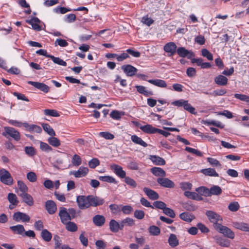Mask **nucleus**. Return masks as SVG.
I'll list each match as a JSON object with an SVG mask.
<instances>
[{"label": "nucleus", "instance_id": "obj_1", "mask_svg": "<svg viewBox=\"0 0 249 249\" xmlns=\"http://www.w3.org/2000/svg\"><path fill=\"white\" fill-rule=\"evenodd\" d=\"M214 229L219 233L222 234L224 236L230 239H233L235 237L234 232L228 227L221 224H216Z\"/></svg>", "mask_w": 249, "mask_h": 249}, {"label": "nucleus", "instance_id": "obj_2", "mask_svg": "<svg viewBox=\"0 0 249 249\" xmlns=\"http://www.w3.org/2000/svg\"><path fill=\"white\" fill-rule=\"evenodd\" d=\"M0 180L7 185H11L13 183V179L10 173L3 168L0 170Z\"/></svg>", "mask_w": 249, "mask_h": 249}, {"label": "nucleus", "instance_id": "obj_3", "mask_svg": "<svg viewBox=\"0 0 249 249\" xmlns=\"http://www.w3.org/2000/svg\"><path fill=\"white\" fill-rule=\"evenodd\" d=\"M206 215L210 221L213 224L214 228L216 224H220L223 221L222 217L213 211H207Z\"/></svg>", "mask_w": 249, "mask_h": 249}, {"label": "nucleus", "instance_id": "obj_4", "mask_svg": "<svg viewBox=\"0 0 249 249\" xmlns=\"http://www.w3.org/2000/svg\"><path fill=\"white\" fill-rule=\"evenodd\" d=\"M76 202L80 209H87L90 206L89 196H78L76 198Z\"/></svg>", "mask_w": 249, "mask_h": 249}, {"label": "nucleus", "instance_id": "obj_5", "mask_svg": "<svg viewBox=\"0 0 249 249\" xmlns=\"http://www.w3.org/2000/svg\"><path fill=\"white\" fill-rule=\"evenodd\" d=\"M4 129L5 132L2 133V135L3 136L7 137V135H9L16 141H18L20 140V134L15 128L6 126L4 127Z\"/></svg>", "mask_w": 249, "mask_h": 249}, {"label": "nucleus", "instance_id": "obj_6", "mask_svg": "<svg viewBox=\"0 0 249 249\" xmlns=\"http://www.w3.org/2000/svg\"><path fill=\"white\" fill-rule=\"evenodd\" d=\"M13 219L17 222H27L30 220V217L25 213L17 212L14 213Z\"/></svg>", "mask_w": 249, "mask_h": 249}, {"label": "nucleus", "instance_id": "obj_7", "mask_svg": "<svg viewBox=\"0 0 249 249\" xmlns=\"http://www.w3.org/2000/svg\"><path fill=\"white\" fill-rule=\"evenodd\" d=\"M59 216L63 224L66 223L71 220V216L69 214L66 208L60 207L59 209Z\"/></svg>", "mask_w": 249, "mask_h": 249}, {"label": "nucleus", "instance_id": "obj_8", "mask_svg": "<svg viewBox=\"0 0 249 249\" xmlns=\"http://www.w3.org/2000/svg\"><path fill=\"white\" fill-rule=\"evenodd\" d=\"M89 173V169L87 167L80 166L77 171H71L70 174L74 176L76 178L85 177Z\"/></svg>", "mask_w": 249, "mask_h": 249}, {"label": "nucleus", "instance_id": "obj_9", "mask_svg": "<svg viewBox=\"0 0 249 249\" xmlns=\"http://www.w3.org/2000/svg\"><path fill=\"white\" fill-rule=\"evenodd\" d=\"M90 206L92 207H97L103 205L105 200L104 199L95 195H89Z\"/></svg>", "mask_w": 249, "mask_h": 249}, {"label": "nucleus", "instance_id": "obj_10", "mask_svg": "<svg viewBox=\"0 0 249 249\" xmlns=\"http://www.w3.org/2000/svg\"><path fill=\"white\" fill-rule=\"evenodd\" d=\"M177 47L173 42H169L166 44L164 47V51L168 53L169 56H172L177 52Z\"/></svg>", "mask_w": 249, "mask_h": 249}, {"label": "nucleus", "instance_id": "obj_11", "mask_svg": "<svg viewBox=\"0 0 249 249\" xmlns=\"http://www.w3.org/2000/svg\"><path fill=\"white\" fill-rule=\"evenodd\" d=\"M121 69L128 76H133L138 71L137 68L129 64L122 66Z\"/></svg>", "mask_w": 249, "mask_h": 249}, {"label": "nucleus", "instance_id": "obj_12", "mask_svg": "<svg viewBox=\"0 0 249 249\" xmlns=\"http://www.w3.org/2000/svg\"><path fill=\"white\" fill-rule=\"evenodd\" d=\"M110 168L120 178H125L126 173L123 170V168L121 166L113 164L110 165Z\"/></svg>", "mask_w": 249, "mask_h": 249}, {"label": "nucleus", "instance_id": "obj_13", "mask_svg": "<svg viewBox=\"0 0 249 249\" xmlns=\"http://www.w3.org/2000/svg\"><path fill=\"white\" fill-rule=\"evenodd\" d=\"M28 83L44 93L48 92L50 89L49 86L43 83L30 81Z\"/></svg>", "mask_w": 249, "mask_h": 249}, {"label": "nucleus", "instance_id": "obj_14", "mask_svg": "<svg viewBox=\"0 0 249 249\" xmlns=\"http://www.w3.org/2000/svg\"><path fill=\"white\" fill-rule=\"evenodd\" d=\"M157 182L161 186L165 188H172L175 186L174 182L168 178H159L157 179Z\"/></svg>", "mask_w": 249, "mask_h": 249}, {"label": "nucleus", "instance_id": "obj_15", "mask_svg": "<svg viewBox=\"0 0 249 249\" xmlns=\"http://www.w3.org/2000/svg\"><path fill=\"white\" fill-rule=\"evenodd\" d=\"M177 52L178 55L182 57H187L189 59L194 56V54L192 51L186 50L184 47H179L177 49Z\"/></svg>", "mask_w": 249, "mask_h": 249}, {"label": "nucleus", "instance_id": "obj_16", "mask_svg": "<svg viewBox=\"0 0 249 249\" xmlns=\"http://www.w3.org/2000/svg\"><path fill=\"white\" fill-rule=\"evenodd\" d=\"M19 196L22 199L23 202L29 206H32L34 204V200L31 195L28 193L19 194Z\"/></svg>", "mask_w": 249, "mask_h": 249}, {"label": "nucleus", "instance_id": "obj_17", "mask_svg": "<svg viewBox=\"0 0 249 249\" xmlns=\"http://www.w3.org/2000/svg\"><path fill=\"white\" fill-rule=\"evenodd\" d=\"M233 227L244 231H249V225L243 222H233L232 223Z\"/></svg>", "mask_w": 249, "mask_h": 249}, {"label": "nucleus", "instance_id": "obj_18", "mask_svg": "<svg viewBox=\"0 0 249 249\" xmlns=\"http://www.w3.org/2000/svg\"><path fill=\"white\" fill-rule=\"evenodd\" d=\"M184 195L186 197L189 199L197 201L203 200V197L195 192L185 191L184 193Z\"/></svg>", "mask_w": 249, "mask_h": 249}, {"label": "nucleus", "instance_id": "obj_19", "mask_svg": "<svg viewBox=\"0 0 249 249\" xmlns=\"http://www.w3.org/2000/svg\"><path fill=\"white\" fill-rule=\"evenodd\" d=\"M93 223L97 226L101 227L105 223V217L102 215L97 214L92 218Z\"/></svg>", "mask_w": 249, "mask_h": 249}, {"label": "nucleus", "instance_id": "obj_20", "mask_svg": "<svg viewBox=\"0 0 249 249\" xmlns=\"http://www.w3.org/2000/svg\"><path fill=\"white\" fill-rule=\"evenodd\" d=\"M26 22L31 25L33 29L36 31H40L41 30V27L39 25L40 21L38 18L34 17L30 20H27Z\"/></svg>", "mask_w": 249, "mask_h": 249}, {"label": "nucleus", "instance_id": "obj_21", "mask_svg": "<svg viewBox=\"0 0 249 249\" xmlns=\"http://www.w3.org/2000/svg\"><path fill=\"white\" fill-rule=\"evenodd\" d=\"M140 129L143 132L147 134L156 133V128L153 127L152 125L147 124L144 125L139 126Z\"/></svg>", "mask_w": 249, "mask_h": 249}, {"label": "nucleus", "instance_id": "obj_22", "mask_svg": "<svg viewBox=\"0 0 249 249\" xmlns=\"http://www.w3.org/2000/svg\"><path fill=\"white\" fill-rule=\"evenodd\" d=\"M46 209L50 214L54 213L56 211V206L52 200H48L45 204Z\"/></svg>", "mask_w": 249, "mask_h": 249}, {"label": "nucleus", "instance_id": "obj_23", "mask_svg": "<svg viewBox=\"0 0 249 249\" xmlns=\"http://www.w3.org/2000/svg\"><path fill=\"white\" fill-rule=\"evenodd\" d=\"M201 173L205 175V176L213 177H218L219 175L216 172L215 170L213 168H208L204 169H202L200 171Z\"/></svg>", "mask_w": 249, "mask_h": 249}, {"label": "nucleus", "instance_id": "obj_24", "mask_svg": "<svg viewBox=\"0 0 249 249\" xmlns=\"http://www.w3.org/2000/svg\"><path fill=\"white\" fill-rule=\"evenodd\" d=\"M143 191L148 197L152 200H155L159 198V195L154 190L145 187L143 188Z\"/></svg>", "mask_w": 249, "mask_h": 249}, {"label": "nucleus", "instance_id": "obj_25", "mask_svg": "<svg viewBox=\"0 0 249 249\" xmlns=\"http://www.w3.org/2000/svg\"><path fill=\"white\" fill-rule=\"evenodd\" d=\"M213 238L215 239L216 243L223 247H229L230 245V242L227 239L222 238L219 236H215Z\"/></svg>", "mask_w": 249, "mask_h": 249}, {"label": "nucleus", "instance_id": "obj_26", "mask_svg": "<svg viewBox=\"0 0 249 249\" xmlns=\"http://www.w3.org/2000/svg\"><path fill=\"white\" fill-rule=\"evenodd\" d=\"M228 78L223 75H218L214 78L215 83L220 86H225L227 84Z\"/></svg>", "mask_w": 249, "mask_h": 249}, {"label": "nucleus", "instance_id": "obj_27", "mask_svg": "<svg viewBox=\"0 0 249 249\" xmlns=\"http://www.w3.org/2000/svg\"><path fill=\"white\" fill-rule=\"evenodd\" d=\"M150 159L155 165H163L165 164V160L163 158L157 156H151Z\"/></svg>", "mask_w": 249, "mask_h": 249}, {"label": "nucleus", "instance_id": "obj_28", "mask_svg": "<svg viewBox=\"0 0 249 249\" xmlns=\"http://www.w3.org/2000/svg\"><path fill=\"white\" fill-rule=\"evenodd\" d=\"M147 81L150 84L160 88L167 87V84L165 81L161 79H150L147 80Z\"/></svg>", "mask_w": 249, "mask_h": 249}, {"label": "nucleus", "instance_id": "obj_29", "mask_svg": "<svg viewBox=\"0 0 249 249\" xmlns=\"http://www.w3.org/2000/svg\"><path fill=\"white\" fill-rule=\"evenodd\" d=\"M209 196L212 195L219 196L222 193V189L220 187L217 185H213L209 189Z\"/></svg>", "mask_w": 249, "mask_h": 249}, {"label": "nucleus", "instance_id": "obj_30", "mask_svg": "<svg viewBox=\"0 0 249 249\" xmlns=\"http://www.w3.org/2000/svg\"><path fill=\"white\" fill-rule=\"evenodd\" d=\"M137 91L145 96H151L153 94L152 91L147 90L143 86H136Z\"/></svg>", "mask_w": 249, "mask_h": 249}, {"label": "nucleus", "instance_id": "obj_31", "mask_svg": "<svg viewBox=\"0 0 249 249\" xmlns=\"http://www.w3.org/2000/svg\"><path fill=\"white\" fill-rule=\"evenodd\" d=\"M10 229L15 233L23 235L25 232V229L23 225H17L11 226Z\"/></svg>", "mask_w": 249, "mask_h": 249}, {"label": "nucleus", "instance_id": "obj_32", "mask_svg": "<svg viewBox=\"0 0 249 249\" xmlns=\"http://www.w3.org/2000/svg\"><path fill=\"white\" fill-rule=\"evenodd\" d=\"M151 173L156 176L164 177L166 176L165 172L161 168L153 167L151 169Z\"/></svg>", "mask_w": 249, "mask_h": 249}, {"label": "nucleus", "instance_id": "obj_33", "mask_svg": "<svg viewBox=\"0 0 249 249\" xmlns=\"http://www.w3.org/2000/svg\"><path fill=\"white\" fill-rule=\"evenodd\" d=\"M131 140L135 144L140 145L144 147L147 146V144L145 142H144L140 137H139L136 135L131 136Z\"/></svg>", "mask_w": 249, "mask_h": 249}, {"label": "nucleus", "instance_id": "obj_34", "mask_svg": "<svg viewBox=\"0 0 249 249\" xmlns=\"http://www.w3.org/2000/svg\"><path fill=\"white\" fill-rule=\"evenodd\" d=\"M40 235L42 239L45 242H50L52 238V233L46 229L42 230Z\"/></svg>", "mask_w": 249, "mask_h": 249}, {"label": "nucleus", "instance_id": "obj_35", "mask_svg": "<svg viewBox=\"0 0 249 249\" xmlns=\"http://www.w3.org/2000/svg\"><path fill=\"white\" fill-rule=\"evenodd\" d=\"M196 191L201 196H209V189L206 187L201 186L196 189Z\"/></svg>", "mask_w": 249, "mask_h": 249}, {"label": "nucleus", "instance_id": "obj_36", "mask_svg": "<svg viewBox=\"0 0 249 249\" xmlns=\"http://www.w3.org/2000/svg\"><path fill=\"white\" fill-rule=\"evenodd\" d=\"M109 226V229L112 232H117L119 231V223L114 219L110 221Z\"/></svg>", "mask_w": 249, "mask_h": 249}, {"label": "nucleus", "instance_id": "obj_37", "mask_svg": "<svg viewBox=\"0 0 249 249\" xmlns=\"http://www.w3.org/2000/svg\"><path fill=\"white\" fill-rule=\"evenodd\" d=\"M168 243L172 247H175L178 245V240L176 235L174 234H171L168 239Z\"/></svg>", "mask_w": 249, "mask_h": 249}, {"label": "nucleus", "instance_id": "obj_38", "mask_svg": "<svg viewBox=\"0 0 249 249\" xmlns=\"http://www.w3.org/2000/svg\"><path fill=\"white\" fill-rule=\"evenodd\" d=\"M7 199L12 205H14V206H17L18 203V198L17 196L12 193H9L7 196Z\"/></svg>", "mask_w": 249, "mask_h": 249}, {"label": "nucleus", "instance_id": "obj_39", "mask_svg": "<svg viewBox=\"0 0 249 249\" xmlns=\"http://www.w3.org/2000/svg\"><path fill=\"white\" fill-rule=\"evenodd\" d=\"M17 184L18 188L20 192L19 194H25L28 193V188L22 181L18 180Z\"/></svg>", "mask_w": 249, "mask_h": 249}, {"label": "nucleus", "instance_id": "obj_40", "mask_svg": "<svg viewBox=\"0 0 249 249\" xmlns=\"http://www.w3.org/2000/svg\"><path fill=\"white\" fill-rule=\"evenodd\" d=\"M98 178L100 180L107 182L108 183H113L116 184L117 182L116 181L115 178L113 177L109 176H99Z\"/></svg>", "mask_w": 249, "mask_h": 249}, {"label": "nucleus", "instance_id": "obj_41", "mask_svg": "<svg viewBox=\"0 0 249 249\" xmlns=\"http://www.w3.org/2000/svg\"><path fill=\"white\" fill-rule=\"evenodd\" d=\"M66 225V229L68 231L74 232L77 230V227L76 224L70 221L64 224Z\"/></svg>", "mask_w": 249, "mask_h": 249}, {"label": "nucleus", "instance_id": "obj_42", "mask_svg": "<svg viewBox=\"0 0 249 249\" xmlns=\"http://www.w3.org/2000/svg\"><path fill=\"white\" fill-rule=\"evenodd\" d=\"M49 143L53 147H58L60 145V141L56 137L52 136L48 139Z\"/></svg>", "mask_w": 249, "mask_h": 249}, {"label": "nucleus", "instance_id": "obj_43", "mask_svg": "<svg viewBox=\"0 0 249 249\" xmlns=\"http://www.w3.org/2000/svg\"><path fill=\"white\" fill-rule=\"evenodd\" d=\"M183 107H184V109L188 111L190 113L195 115L196 114L195 108L188 103V101H185Z\"/></svg>", "mask_w": 249, "mask_h": 249}, {"label": "nucleus", "instance_id": "obj_44", "mask_svg": "<svg viewBox=\"0 0 249 249\" xmlns=\"http://www.w3.org/2000/svg\"><path fill=\"white\" fill-rule=\"evenodd\" d=\"M82 163V159L81 157L77 155L74 154L72 157L71 163L74 166H79Z\"/></svg>", "mask_w": 249, "mask_h": 249}, {"label": "nucleus", "instance_id": "obj_45", "mask_svg": "<svg viewBox=\"0 0 249 249\" xmlns=\"http://www.w3.org/2000/svg\"><path fill=\"white\" fill-rule=\"evenodd\" d=\"M42 127L44 130L49 135L54 136L55 135V133L53 129L47 124H43Z\"/></svg>", "mask_w": 249, "mask_h": 249}, {"label": "nucleus", "instance_id": "obj_46", "mask_svg": "<svg viewBox=\"0 0 249 249\" xmlns=\"http://www.w3.org/2000/svg\"><path fill=\"white\" fill-rule=\"evenodd\" d=\"M148 231L150 234L154 236L158 235L160 232V229L158 227L154 225L150 226Z\"/></svg>", "mask_w": 249, "mask_h": 249}, {"label": "nucleus", "instance_id": "obj_47", "mask_svg": "<svg viewBox=\"0 0 249 249\" xmlns=\"http://www.w3.org/2000/svg\"><path fill=\"white\" fill-rule=\"evenodd\" d=\"M40 143V149L44 152H50L53 151V148L47 143L39 142Z\"/></svg>", "mask_w": 249, "mask_h": 249}, {"label": "nucleus", "instance_id": "obj_48", "mask_svg": "<svg viewBox=\"0 0 249 249\" xmlns=\"http://www.w3.org/2000/svg\"><path fill=\"white\" fill-rule=\"evenodd\" d=\"M48 57H50L52 59L53 61L58 65L66 66L67 65V63L66 62L63 61L62 59L59 58V57H56L53 55H49L48 56Z\"/></svg>", "mask_w": 249, "mask_h": 249}, {"label": "nucleus", "instance_id": "obj_49", "mask_svg": "<svg viewBox=\"0 0 249 249\" xmlns=\"http://www.w3.org/2000/svg\"><path fill=\"white\" fill-rule=\"evenodd\" d=\"M53 240L54 241V249H60L62 246L60 237L55 235L53 237Z\"/></svg>", "mask_w": 249, "mask_h": 249}, {"label": "nucleus", "instance_id": "obj_50", "mask_svg": "<svg viewBox=\"0 0 249 249\" xmlns=\"http://www.w3.org/2000/svg\"><path fill=\"white\" fill-rule=\"evenodd\" d=\"M207 160L213 166L219 167L221 166L220 162L215 159L209 157L207 158Z\"/></svg>", "mask_w": 249, "mask_h": 249}, {"label": "nucleus", "instance_id": "obj_51", "mask_svg": "<svg viewBox=\"0 0 249 249\" xmlns=\"http://www.w3.org/2000/svg\"><path fill=\"white\" fill-rule=\"evenodd\" d=\"M234 96L235 98L242 101H244L249 103V96L246 95L245 94L236 93L234 94Z\"/></svg>", "mask_w": 249, "mask_h": 249}, {"label": "nucleus", "instance_id": "obj_52", "mask_svg": "<svg viewBox=\"0 0 249 249\" xmlns=\"http://www.w3.org/2000/svg\"><path fill=\"white\" fill-rule=\"evenodd\" d=\"M141 22L143 24L150 26L154 23V20L150 18H149L147 16H145L142 18Z\"/></svg>", "mask_w": 249, "mask_h": 249}, {"label": "nucleus", "instance_id": "obj_53", "mask_svg": "<svg viewBox=\"0 0 249 249\" xmlns=\"http://www.w3.org/2000/svg\"><path fill=\"white\" fill-rule=\"evenodd\" d=\"M123 115L122 112L118 110H113L110 113V117L114 120H119Z\"/></svg>", "mask_w": 249, "mask_h": 249}, {"label": "nucleus", "instance_id": "obj_54", "mask_svg": "<svg viewBox=\"0 0 249 249\" xmlns=\"http://www.w3.org/2000/svg\"><path fill=\"white\" fill-rule=\"evenodd\" d=\"M89 166L90 168L94 169L100 164V161L97 158H93L89 161Z\"/></svg>", "mask_w": 249, "mask_h": 249}, {"label": "nucleus", "instance_id": "obj_55", "mask_svg": "<svg viewBox=\"0 0 249 249\" xmlns=\"http://www.w3.org/2000/svg\"><path fill=\"white\" fill-rule=\"evenodd\" d=\"M25 153L29 156H33L36 154V150L32 146H26L24 148Z\"/></svg>", "mask_w": 249, "mask_h": 249}, {"label": "nucleus", "instance_id": "obj_56", "mask_svg": "<svg viewBox=\"0 0 249 249\" xmlns=\"http://www.w3.org/2000/svg\"><path fill=\"white\" fill-rule=\"evenodd\" d=\"M202 55L206 57L209 60L213 59V54L206 49H203L201 50Z\"/></svg>", "mask_w": 249, "mask_h": 249}, {"label": "nucleus", "instance_id": "obj_57", "mask_svg": "<svg viewBox=\"0 0 249 249\" xmlns=\"http://www.w3.org/2000/svg\"><path fill=\"white\" fill-rule=\"evenodd\" d=\"M229 209L231 212H236L239 208V205L237 202L231 203L228 206Z\"/></svg>", "mask_w": 249, "mask_h": 249}, {"label": "nucleus", "instance_id": "obj_58", "mask_svg": "<svg viewBox=\"0 0 249 249\" xmlns=\"http://www.w3.org/2000/svg\"><path fill=\"white\" fill-rule=\"evenodd\" d=\"M44 113L46 115L53 116V117H58L59 116V114L57 111L53 109H45L44 110Z\"/></svg>", "mask_w": 249, "mask_h": 249}, {"label": "nucleus", "instance_id": "obj_59", "mask_svg": "<svg viewBox=\"0 0 249 249\" xmlns=\"http://www.w3.org/2000/svg\"><path fill=\"white\" fill-rule=\"evenodd\" d=\"M185 150L187 151V152H189V153L194 154L196 155H197L198 156H199V157L202 156V153L200 151H199L198 150H197V149H194V148H191V147H185Z\"/></svg>", "mask_w": 249, "mask_h": 249}, {"label": "nucleus", "instance_id": "obj_60", "mask_svg": "<svg viewBox=\"0 0 249 249\" xmlns=\"http://www.w3.org/2000/svg\"><path fill=\"white\" fill-rule=\"evenodd\" d=\"M99 135L106 140H112L114 138L113 134L108 132H101L99 133Z\"/></svg>", "mask_w": 249, "mask_h": 249}, {"label": "nucleus", "instance_id": "obj_61", "mask_svg": "<svg viewBox=\"0 0 249 249\" xmlns=\"http://www.w3.org/2000/svg\"><path fill=\"white\" fill-rule=\"evenodd\" d=\"M55 45H59L61 47H65L68 45V43L64 39L57 38L55 41Z\"/></svg>", "mask_w": 249, "mask_h": 249}, {"label": "nucleus", "instance_id": "obj_62", "mask_svg": "<svg viewBox=\"0 0 249 249\" xmlns=\"http://www.w3.org/2000/svg\"><path fill=\"white\" fill-rule=\"evenodd\" d=\"M125 182L128 185L132 187L133 188H135L137 186V183L136 181L132 178L129 177H125L124 178Z\"/></svg>", "mask_w": 249, "mask_h": 249}, {"label": "nucleus", "instance_id": "obj_63", "mask_svg": "<svg viewBox=\"0 0 249 249\" xmlns=\"http://www.w3.org/2000/svg\"><path fill=\"white\" fill-rule=\"evenodd\" d=\"M153 206L156 208L161 209V210H163V209L166 206V205L165 203H164V202H163L162 201H155L153 203Z\"/></svg>", "mask_w": 249, "mask_h": 249}, {"label": "nucleus", "instance_id": "obj_64", "mask_svg": "<svg viewBox=\"0 0 249 249\" xmlns=\"http://www.w3.org/2000/svg\"><path fill=\"white\" fill-rule=\"evenodd\" d=\"M163 212L164 214L172 218H174L175 216V213L174 211L169 208H167L166 206L163 209Z\"/></svg>", "mask_w": 249, "mask_h": 249}]
</instances>
